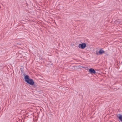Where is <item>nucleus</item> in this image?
Masks as SVG:
<instances>
[{
  "mask_svg": "<svg viewBox=\"0 0 122 122\" xmlns=\"http://www.w3.org/2000/svg\"><path fill=\"white\" fill-rule=\"evenodd\" d=\"M20 70L21 72L22 73L23 76H24V78L25 82L28 84L31 85H33L35 83L33 80L31 79H30L29 76L25 75V73L23 72V68H21Z\"/></svg>",
  "mask_w": 122,
  "mask_h": 122,
  "instance_id": "1",
  "label": "nucleus"
},
{
  "mask_svg": "<svg viewBox=\"0 0 122 122\" xmlns=\"http://www.w3.org/2000/svg\"><path fill=\"white\" fill-rule=\"evenodd\" d=\"M78 46L80 48L84 49L86 47V44L85 43H83L81 44H79Z\"/></svg>",
  "mask_w": 122,
  "mask_h": 122,
  "instance_id": "2",
  "label": "nucleus"
},
{
  "mask_svg": "<svg viewBox=\"0 0 122 122\" xmlns=\"http://www.w3.org/2000/svg\"><path fill=\"white\" fill-rule=\"evenodd\" d=\"M89 72L90 74H95L96 73V71L94 70L92 68H91L89 70Z\"/></svg>",
  "mask_w": 122,
  "mask_h": 122,
  "instance_id": "3",
  "label": "nucleus"
},
{
  "mask_svg": "<svg viewBox=\"0 0 122 122\" xmlns=\"http://www.w3.org/2000/svg\"><path fill=\"white\" fill-rule=\"evenodd\" d=\"M105 53V51L102 49H101L99 50V51L98 53L99 55H101Z\"/></svg>",
  "mask_w": 122,
  "mask_h": 122,
  "instance_id": "4",
  "label": "nucleus"
},
{
  "mask_svg": "<svg viewBox=\"0 0 122 122\" xmlns=\"http://www.w3.org/2000/svg\"><path fill=\"white\" fill-rule=\"evenodd\" d=\"M117 116L120 120L122 122V115L120 114H119L117 115Z\"/></svg>",
  "mask_w": 122,
  "mask_h": 122,
  "instance_id": "5",
  "label": "nucleus"
},
{
  "mask_svg": "<svg viewBox=\"0 0 122 122\" xmlns=\"http://www.w3.org/2000/svg\"><path fill=\"white\" fill-rule=\"evenodd\" d=\"M99 51L98 52L97 51L96 52V54L97 55H99V54L98 53Z\"/></svg>",
  "mask_w": 122,
  "mask_h": 122,
  "instance_id": "6",
  "label": "nucleus"
},
{
  "mask_svg": "<svg viewBox=\"0 0 122 122\" xmlns=\"http://www.w3.org/2000/svg\"><path fill=\"white\" fill-rule=\"evenodd\" d=\"M81 67L82 68H87V67H86H86H84V66H82Z\"/></svg>",
  "mask_w": 122,
  "mask_h": 122,
  "instance_id": "7",
  "label": "nucleus"
}]
</instances>
